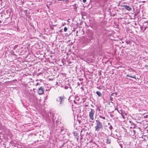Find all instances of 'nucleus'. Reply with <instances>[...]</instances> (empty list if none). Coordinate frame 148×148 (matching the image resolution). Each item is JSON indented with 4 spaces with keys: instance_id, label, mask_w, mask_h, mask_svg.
<instances>
[{
    "instance_id": "1",
    "label": "nucleus",
    "mask_w": 148,
    "mask_h": 148,
    "mask_svg": "<svg viewBox=\"0 0 148 148\" xmlns=\"http://www.w3.org/2000/svg\"><path fill=\"white\" fill-rule=\"evenodd\" d=\"M96 125L95 126V131L98 132L99 130L102 129L103 128V125L101 124L100 121L99 120H97L96 121Z\"/></svg>"
},
{
    "instance_id": "2",
    "label": "nucleus",
    "mask_w": 148,
    "mask_h": 148,
    "mask_svg": "<svg viewBox=\"0 0 148 148\" xmlns=\"http://www.w3.org/2000/svg\"><path fill=\"white\" fill-rule=\"evenodd\" d=\"M65 98L64 96L59 97L56 99V101L60 103V105L63 104Z\"/></svg>"
},
{
    "instance_id": "3",
    "label": "nucleus",
    "mask_w": 148,
    "mask_h": 148,
    "mask_svg": "<svg viewBox=\"0 0 148 148\" xmlns=\"http://www.w3.org/2000/svg\"><path fill=\"white\" fill-rule=\"evenodd\" d=\"M90 111L89 113V119L91 120H93L94 119V115L95 112L94 110L92 109H90Z\"/></svg>"
},
{
    "instance_id": "4",
    "label": "nucleus",
    "mask_w": 148,
    "mask_h": 148,
    "mask_svg": "<svg viewBox=\"0 0 148 148\" xmlns=\"http://www.w3.org/2000/svg\"><path fill=\"white\" fill-rule=\"evenodd\" d=\"M44 92L43 88L42 86L40 87L38 89V93L39 95L42 94Z\"/></svg>"
},
{
    "instance_id": "5",
    "label": "nucleus",
    "mask_w": 148,
    "mask_h": 148,
    "mask_svg": "<svg viewBox=\"0 0 148 148\" xmlns=\"http://www.w3.org/2000/svg\"><path fill=\"white\" fill-rule=\"evenodd\" d=\"M123 7L125 9L129 11H130L132 9V8L131 7L127 5H124L123 6Z\"/></svg>"
},
{
    "instance_id": "6",
    "label": "nucleus",
    "mask_w": 148,
    "mask_h": 148,
    "mask_svg": "<svg viewBox=\"0 0 148 148\" xmlns=\"http://www.w3.org/2000/svg\"><path fill=\"white\" fill-rule=\"evenodd\" d=\"M96 93L98 95L99 97H101L102 96V94L100 92L97 91L96 92Z\"/></svg>"
},
{
    "instance_id": "7",
    "label": "nucleus",
    "mask_w": 148,
    "mask_h": 148,
    "mask_svg": "<svg viewBox=\"0 0 148 148\" xmlns=\"http://www.w3.org/2000/svg\"><path fill=\"white\" fill-rule=\"evenodd\" d=\"M126 76L127 77H130L133 78H135V79L136 78L135 76H132L129 75L128 74Z\"/></svg>"
},
{
    "instance_id": "8",
    "label": "nucleus",
    "mask_w": 148,
    "mask_h": 148,
    "mask_svg": "<svg viewBox=\"0 0 148 148\" xmlns=\"http://www.w3.org/2000/svg\"><path fill=\"white\" fill-rule=\"evenodd\" d=\"M99 117H100V118H102L103 119H105V117H104V116H101V115H99Z\"/></svg>"
},
{
    "instance_id": "9",
    "label": "nucleus",
    "mask_w": 148,
    "mask_h": 148,
    "mask_svg": "<svg viewBox=\"0 0 148 148\" xmlns=\"http://www.w3.org/2000/svg\"><path fill=\"white\" fill-rule=\"evenodd\" d=\"M119 112V113H120V114H121V115H122V117H123V118L124 119V118H125L124 116L123 115V113H122V112H121V113H120L119 112Z\"/></svg>"
},
{
    "instance_id": "10",
    "label": "nucleus",
    "mask_w": 148,
    "mask_h": 148,
    "mask_svg": "<svg viewBox=\"0 0 148 148\" xmlns=\"http://www.w3.org/2000/svg\"><path fill=\"white\" fill-rule=\"evenodd\" d=\"M144 117L145 118H147L148 117V115H145V114H144Z\"/></svg>"
},
{
    "instance_id": "11",
    "label": "nucleus",
    "mask_w": 148,
    "mask_h": 148,
    "mask_svg": "<svg viewBox=\"0 0 148 148\" xmlns=\"http://www.w3.org/2000/svg\"><path fill=\"white\" fill-rule=\"evenodd\" d=\"M67 30V28L66 27H65L64 28V31L65 32H66Z\"/></svg>"
},
{
    "instance_id": "12",
    "label": "nucleus",
    "mask_w": 148,
    "mask_h": 148,
    "mask_svg": "<svg viewBox=\"0 0 148 148\" xmlns=\"http://www.w3.org/2000/svg\"><path fill=\"white\" fill-rule=\"evenodd\" d=\"M107 143H108V144L110 143V141H109L108 140V138H107Z\"/></svg>"
},
{
    "instance_id": "13",
    "label": "nucleus",
    "mask_w": 148,
    "mask_h": 148,
    "mask_svg": "<svg viewBox=\"0 0 148 148\" xmlns=\"http://www.w3.org/2000/svg\"><path fill=\"white\" fill-rule=\"evenodd\" d=\"M113 93H112L111 96V97H110V99L111 100V101H112V98L111 97V96L113 95Z\"/></svg>"
},
{
    "instance_id": "14",
    "label": "nucleus",
    "mask_w": 148,
    "mask_h": 148,
    "mask_svg": "<svg viewBox=\"0 0 148 148\" xmlns=\"http://www.w3.org/2000/svg\"><path fill=\"white\" fill-rule=\"evenodd\" d=\"M109 128H110V129H112V125H110V126H109Z\"/></svg>"
},
{
    "instance_id": "15",
    "label": "nucleus",
    "mask_w": 148,
    "mask_h": 148,
    "mask_svg": "<svg viewBox=\"0 0 148 148\" xmlns=\"http://www.w3.org/2000/svg\"><path fill=\"white\" fill-rule=\"evenodd\" d=\"M74 134L75 136H77V134L76 133L74 132Z\"/></svg>"
},
{
    "instance_id": "16",
    "label": "nucleus",
    "mask_w": 148,
    "mask_h": 148,
    "mask_svg": "<svg viewBox=\"0 0 148 148\" xmlns=\"http://www.w3.org/2000/svg\"><path fill=\"white\" fill-rule=\"evenodd\" d=\"M83 1L84 3H85L86 1V0H83Z\"/></svg>"
},
{
    "instance_id": "17",
    "label": "nucleus",
    "mask_w": 148,
    "mask_h": 148,
    "mask_svg": "<svg viewBox=\"0 0 148 148\" xmlns=\"http://www.w3.org/2000/svg\"><path fill=\"white\" fill-rule=\"evenodd\" d=\"M68 87L67 86H65V89H68Z\"/></svg>"
},
{
    "instance_id": "18",
    "label": "nucleus",
    "mask_w": 148,
    "mask_h": 148,
    "mask_svg": "<svg viewBox=\"0 0 148 148\" xmlns=\"http://www.w3.org/2000/svg\"><path fill=\"white\" fill-rule=\"evenodd\" d=\"M142 2H143V3H145V1H142Z\"/></svg>"
},
{
    "instance_id": "19",
    "label": "nucleus",
    "mask_w": 148,
    "mask_h": 148,
    "mask_svg": "<svg viewBox=\"0 0 148 148\" xmlns=\"http://www.w3.org/2000/svg\"><path fill=\"white\" fill-rule=\"evenodd\" d=\"M146 66H147L148 67V65H145V67H146Z\"/></svg>"
},
{
    "instance_id": "20",
    "label": "nucleus",
    "mask_w": 148,
    "mask_h": 148,
    "mask_svg": "<svg viewBox=\"0 0 148 148\" xmlns=\"http://www.w3.org/2000/svg\"><path fill=\"white\" fill-rule=\"evenodd\" d=\"M78 138H79L78 136V137H76L77 140H78Z\"/></svg>"
},
{
    "instance_id": "21",
    "label": "nucleus",
    "mask_w": 148,
    "mask_h": 148,
    "mask_svg": "<svg viewBox=\"0 0 148 148\" xmlns=\"http://www.w3.org/2000/svg\"><path fill=\"white\" fill-rule=\"evenodd\" d=\"M59 1H63L64 0H59Z\"/></svg>"
},
{
    "instance_id": "22",
    "label": "nucleus",
    "mask_w": 148,
    "mask_h": 148,
    "mask_svg": "<svg viewBox=\"0 0 148 148\" xmlns=\"http://www.w3.org/2000/svg\"><path fill=\"white\" fill-rule=\"evenodd\" d=\"M108 124H110V123H108Z\"/></svg>"
},
{
    "instance_id": "23",
    "label": "nucleus",
    "mask_w": 148,
    "mask_h": 148,
    "mask_svg": "<svg viewBox=\"0 0 148 148\" xmlns=\"http://www.w3.org/2000/svg\"><path fill=\"white\" fill-rule=\"evenodd\" d=\"M92 106H93L92 105H91Z\"/></svg>"
}]
</instances>
